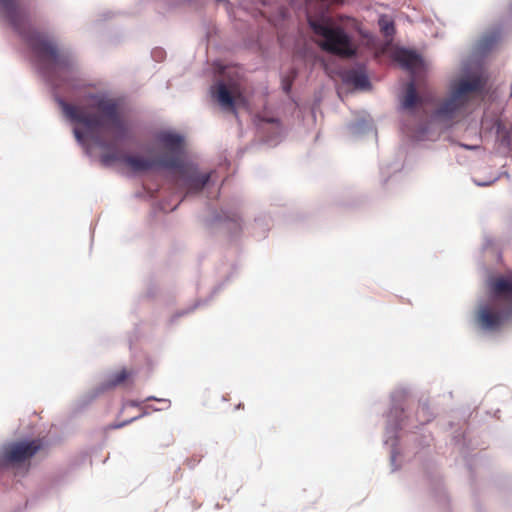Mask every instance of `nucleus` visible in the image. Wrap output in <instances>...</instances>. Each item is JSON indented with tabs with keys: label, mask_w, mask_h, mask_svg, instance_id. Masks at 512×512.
<instances>
[{
	"label": "nucleus",
	"mask_w": 512,
	"mask_h": 512,
	"mask_svg": "<svg viewBox=\"0 0 512 512\" xmlns=\"http://www.w3.org/2000/svg\"><path fill=\"white\" fill-rule=\"evenodd\" d=\"M444 128L451 129V128H453V126H452V125H447V126H445Z\"/></svg>",
	"instance_id": "c756f323"
},
{
	"label": "nucleus",
	"mask_w": 512,
	"mask_h": 512,
	"mask_svg": "<svg viewBox=\"0 0 512 512\" xmlns=\"http://www.w3.org/2000/svg\"><path fill=\"white\" fill-rule=\"evenodd\" d=\"M493 290L497 295H511L512 296V281L499 278L493 283Z\"/></svg>",
	"instance_id": "a211bd4d"
},
{
	"label": "nucleus",
	"mask_w": 512,
	"mask_h": 512,
	"mask_svg": "<svg viewBox=\"0 0 512 512\" xmlns=\"http://www.w3.org/2000/svg\"><path fill=\"white\" fill-rule=\"evenodd\" d=\"M459 145L467 149H477L482 141L481 130H462Z\"/></svg>",
	"instance_id": "f8f14e48"
},
{
	"label": "nucleus",
	"mask_w": 512,
	"mask_h": 512,
	"mask_svg": "<svg viewBox=\"0 0 512 512\" xmlns=\"http://www.w3.org/2000/svg\"><path fill=\"white\" fill-rule=\"evenodd\" d=\"M490 128H497V129H500V128H507L505 126V124H503L501 121H496Z\"/></svg>",
	"instance_id": "393cba45"
},
{
	"label": "nucleus",
	"mask_w": 512,
	"mask_h": 512,
	"mask_svg": "<svg viewBox=\"0 0 512 512\" xmlns=\"http://www.w3.org/2000/svg\"><path fill=\"white\" fill-rule=\"evenodd\" d=\"M418 102L416 85L414 81H409L399 95V111L416 115Z\"/></svg>",
	"instance_id": "6e6552de"
},
{
	"label": "nucleus",
	"mask_w": 512,
	"mask_h": 512,
	"mask_svg": "<svg viewBox=\"0 0 512 512\" xmlns=\"http://www.w3.org/2000/svg\"><path fill=\"white\" fill-rule=\"evenodd\" d=\"M378 24L386 36H393L395 34L396 28L394 21L388 19L385 15L379 17Z\"/></svg>",
	"instance_id": "6ab92c4d"
},
{
	"label": "nucleus",
	"mask_w": 512,
	"mask_h": 512,
	"mask_svg": "<svg viewBox=\"0 0 512 512\" xmlns=\"http://www.w3.org/2000/svg\"><path fill=\"white\" fill-rule=\"evenodd\" d=\"M374 120L369 113L363 112L356 116V118L347 123L345 128H374Z\"/></svg>",
	"instance_id": "2eb2a0df"
},
{
	"label": "nucleus",
	"mask_w": 512,
	"mask_h": 512,
	"mask_svg": "<svg viewBox=\"0 0 512 512\" xmlns=\"http://www.w3.org/2000/svg\"><path fill=\"white\" fill-rule=\"evenodd\" d=\"M510 98H512V85H511V88H510Z\"/></svg>",
	"instance_id": "2f4dec72"
},
{
	"label": "nucleus",
	"mask_w": 512,
	"mask_h": 512,
	"mask_svg": "<svg viewBox=\"0 0 512 512\" xmlns=\"http://www.w3.org/2000/svg\"><path fill=\"white\" fill-rule=\"evenodd\" d=\"M415 131L417 132L416 137H417L418 139H421V140H422V139H424V138L427 136V134H428L431 130H424V129H421V130H415Z\"/></svg>",
	"instance_id": "5701e85b"
},
{
	"label": "nucleus",
	"mask_w": 512,
	"mask_h": 512,
	"mask_svg": "<svg viewBox=\"0 0 512 512\" xmlns=\"http://www.w3.org/2000/svg\"><path fill=\"white\" fill-rule=\"evenodd\" d=\"M132 375V373L130 371H128L127 369H122L120 371H117L115 372L114 374H112L107 383H106V387L107 388H112V387H116L118 385H121L123 384L128 378H130Z\"/></svg>",
	"instance_id": "f3484780"
},
{
	"label": "nucleus",
	"mask_w": 512,
	"mask_h": 512,
	"mask_svg": "<svg viewBox=\"0 0 512 512\" xmlns=\"http://www.w3.org/2000/svg\"><path fill=\"white\" fill-rule=\"evenodd\" d=\"M502 36L501 27H494L486 32L474 46L471 55L483 61L488 54L493 50L495 45L500 41Z\"/></svg>",
	"instance_id": "0eeeda50"
},
{
	"label": "nucleus",
	"mask_w": 512,
	"mask_h": 512,
	"mask_svg": "<svg viewBox=\"0 0 512 512\" xmlns=\"http://www.w3.org/2000/svg\"><path fill=\"white\" fill-rule=\"evenodd\" d=\"M42 441H18L10 443L3 448V460L10 465H19L29 461L41 448Z\"/></svg>",
	"instance_id": "39448f33"
},
{
	"label": "nucleus",
	"mask_w": 512,
	"mask_h": 512,
	"mask_svg": "<svg viewBox=\"0 0 512 512\" xmlns=\"http://www.w3.org/2000/svg\"><path fill=\"white\" fill-rule=\"evenodd\" d=\"M129 405L136 406L137 404L134 401L128 403Z\"/></svg>",
	"instance_id": "c85d7f7f"
},
{
	"label": "nucleus",
	"mask_w": 512,
	"mask_h": 512,
	"mask_svg": "<svg viewBox=\"0 0 512 512\" xmlns=\"http://www.w3.org/2000/svg\"><path fill=\"white\" fill-rule=\"evenodd\" d=\"M265 121H266L267 123L275 124V123H277V122H278V118H277V117H275V116H271V117H269V118L265 119Z\"/></svg>",
	"instance_id": "a878e982"
},
{
	"label": "nucleus",
	"mask_w": 512,
	"mask_h": 512,
	"mask_svg": "<svg viewBox=\"0 0 512 512\" xmlns=\"http://www.w3.org/2000/svg\"><path fill=\"white\" fill-rule=\"evenodd\" d=\"M496 149L503 155L512 151V130H496Z\"/></svg>",
	"instance_id": "ddd939ff"
},
{
	"label": "nucleus",
	"mask_w": 512,
	"mask_h": 512,
	"mask_svg": "<svg viewBox=\"0 0 512 512\" xmlns=\"http://www.w3.org/2000/svg\"><path fill=\"white\" fill-rule=\"evenodd\" d=\"M509 10L512 12V2L509 5Z\"/></svg>",
	"instance_id": "7c9ffc66"
},
{
	"label": "nucleus",
	"mask_w": 512,
	"mask_h": 512,
	"mask_svg": "<svg viewBox=\"0 0 512 512\" xmlns=\"http://www.w3.org/2000/svg\"><path fill=\"white\" fill-rule=\"evenodd\" d=\"M216 3H223L225 5L226 11L229 15V17H232L233 14V8L229 0H215Z\"/></svg>",
	"instance_id": "4be33fe9"
},
{
	"label": "nucleus",
	"mask_w": 512,
	"mask_h": 512,
	"mask_svg": "<svg viewBox=\"0 0 512 512\" xmlns=\"http://www.w3.org/2000/svg\"><path fill=\"white\" fill-rule=\"evenodd\" d=\"M258 5L266 7L270 5V2L267 0H257V2H249L248 0H240V7L246 12L251 13L254 17L261 16L262 12Z\"/></svg>",
	"instance_id": "dca6fc26"
},
{
	"label": "nucleus",
	"mask_w": 512,
	"mask_h": 512,
	"mask_svg": "<svg viewBox=\"0 0 512 512\" xmlns=\"http://www.w3.org/2000/svg\"><path fill=\"white\" fill-rule=\"evenodd\" d=\"M77 141L87 150L101 151V162L111 165L119 162L132 172H145L157 168L181 169L185 160V141L178 134L160 133L156 146L160 150L153 158L130 155L133 140L128 130H73Z\"/></svg>",
	"instance_id": "f03ea898"
},
{
	"label": "nucleus",
	"mask_w": 512,
	"mask_h": 512,
	"mask_svg": "<svg viewBox=\"0 0 512 512\" xmlns=\"http://www.w3.org/2000/svg\"><path fill=\"white\" fill-rule=\"evenodd\" d=\"M114 16H115V12L110 11V10H105L99 14L98 21H106V20L113 18Z\"/></svg>",
	"instance_id": "412c9836"
},
{
	"label": "nucleus",
	"mask_w": 512,
	"mask_h": 512,
	"mask_svg": "<svg viewBox=\"0 0 512 512\" xmlns=\"http://www.w3.org/2000/svg\"><path fill=\"white\" fill-rule=\"evenodd\" d=\"M298 70L294 67L289 68V70L281 74V88L285 95L296 103V100L293 95V84L295 80L298 78Z\"/></svg>",
	"instance_id": "9b49d317"
},
{
	"label": "nucleus",
	"mask_w": 512,
	"mask_h": 512,
	"mask_svg": "<svg viewBox=\"0 0 512 512\" xmlns=\"http://www.w3.org/2000/svg\"><path fill=\"white\" fill-rule=\"evenodd\" d=\"M477 319L483 329L495 330L502 324L504 314L490 307H483L479 310Z\"/></svg>",
	"instance_id": "9d476101"
},
{
	"label": "nucleus",
	"mask_w": 512,
	"mask_h": 512,
	"mask_svg": "<svg viewBox=\"0 0 512 512\" xmlns=\"http://www.w3.org/2000/svg\"><path fill=\"white\" fill-rule=\"evenodd\" d=\"M136 13H138V11H132V12H130V14H136Z\"/></svg>",
	"instance_id": "473e14b6"
},
{
	"label": "nucleus",
	"mask_w": 512,
	"mask_h": 512,
	"mask_svg": "<svg viewBox=\"0 0 512 512\" xmlns=\"http://www.w3.org/2000/svg\"><path fill=\"white\" fill-rule=\"evenodd\" d=\"M209 92L211 98L219 105L222 111L236 113V100L223 81L219 80L211 85Z\"/></svg>",
	"instance_id": "423d86ee"
},
{
	"label": "nucleus",
	"mask_w": 512,
	"mask_h": 512,
	"mask_svg": "<svg viewBox=\"0 0 512 512\" xmlns=\"http://www.w3.org/2000/svg\"><path fill=\"white\" fill-rule=\"evenodd\" d=\"M151 58L156 62H162L166 58V51L162 47H155L151 50Z\"/></svg>",
	"instance_id": "aec40b11"
},
{
	"label": "nucleus",
	"mask_w": 512,
	"mask_h": 512,
	"mask_svg": "<svg viewBox=\"0 0 512 512\" xmlns=\"http://www.w3.org/2000/svg\"><path fill=\"white\" fill-rule=\"evenodd\" d=\"M483 63L473 55L462 61L459 76L450 82L447 98L430 113L431 123H448L466 114L468 95L484 88L486 79Z\"/></svg>",
	"instance_id": "20e7f679"
},
{
	"label": "nucleus",
	"mask_w": 512,
	"mask_h": 512,
	"mask_svg": "<svg viewBox=\"0 0 512 512\" xmlns=\"http://www.w3.org/2000/svg\"><path fill=\"white\" fill-rule=\"evenodd\" d=\"M308 25L320 37L319 46L323 51L355 60L351 68H344L339 72L342 83L359 91H370L372 82L368 67L365 62L357 60L358 49L353 34L341 25L332 24L327 15L309 20Z\"/></svg>",
	"instance_id": "7ed1b4c3"
},
{
	"label": "nucleus",
	"mask_w": 512,
	"mask_h": 512,
	"mask_svg": "<svg viewBox=\"0 0 512 512\" xmlns=\"http://www.w3.org/2000/svg\"><path fill=\"white\" fill-rule=\"evenodd\" d=\"M139 417H140V416H135V417L131 418L130 420L126 421V422H123V423H120V424L114 425V426H113V428H121V427H123L124 425H126V424H128V423L132 422L133 420L138 419Z\"/></svg>",
	"instance_id": "b1692460"
},
{
	"label": "nucleus",
	"mask_w": 512,
	"mask_h": 512,
	"mask_svg": "<svg viewBox=\"0 0 512 512\" xmlns=\"http://www.w3.org/2000/svg\"><path fill=\"white\" fill-rule=\"evenodd\" d=\"M397 62L400 68L410 73H415L417 68L425 66V59L422 54L411 48H402L397 55Z\"/></svg>",
	"instance_id": "1a4fd4ad"
},
{
	"label": "nucleus",
	"mask_w": 512,
	"mask_h": 512,
	"mask_svg": "<svg viewBox=\"0 0 512 512\" xmlns=\"http://www.w3.org/2000/svg\"><path fill=\"white\" fill-rule=\"evenodd\" d=\"M210 179V174H201L196 171L191 172L186 178V184L189 191L200 192Z\"/></svg>",
	"instance_id": "4468645a"
},
{
	"label": "nucleus",
	"mask_w": 512,
	"mask_h": 512,
	"mask_svg": "<svg viewBox=\"0 0 512 512\" xmlns=\"http://www.w3.org/2000/svg\"><path fill=\"white\" fill-rule=\"evenodd\" d=\"M402 128H421V129H424V128H429L427 125H424V124H420L418 126H408V125H404Z\"/></svg>",
	"instance_id": "bb28decb"
},
{
	"label": "nucleus",
	"mask_w": 512,
	"mask_h": 512,
	"mask_svg": "<svg viewBox=\"0 0 512 512\" xmlns=\"http://www.w3.org/2000/svg\"><path fill=\"white\" fill-rule=\"evenodd\" d=\"M319 102H320V99H317V100L315 101V103L313 104V107H312V113H313V114L315 113L316 106H318V105H319Z\"/></svg>",
	"instance_id": "cd10ccee"
},
{
	"label": "nucleus",
	"mask_w": 512,
	"mask_h": 512,
	"mask_svg": "<svg viewBox=\"0 0 512 512\" xmlns=\"http://www.w3.org/2000/svg\"><path fill=\"white\" fill-rule=\"evenodd\" d=\"M0 28L27 48L37 73L70 124L82 128H171L155 113L107 91L86 92L83 105L68 103L61 92L77 93L85 87L76 54L40 31L21 0H0Z\"/></svg>",
	"instance_id": "f257e3e1"
}]
</instances>
